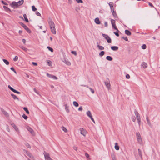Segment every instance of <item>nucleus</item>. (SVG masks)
Here are the masks:
<instances>
[{"label":"nucleus","instance_id":"obj_61","mask_svg":"<svg viewBox=\"0 0 160 160\" xmlns=\"http://www.w3.org/2000/svg\"><path fill=\"white\" fill-rule=\"evenodd\" d=\"M26 76L28 77V78H29V76L28 75V74H26Z\"/></svg>","mask_w":160,"mask_h":160},{"label":"nucleus","instance_id":"obj_45","mask_svg":"<svg viewBox=\"0 0 160 160\" xmlns=\"http://www.w3.org/2000/svg\"><path fill=\"white\" fill-rule=\"evenodd\" d=\"M146 46L145 44H143L142 46V49H146Z\"/></svg>","mask_w":160,"mask_h":160},{"label":"nucleus","instance_id":"obj_5","mask_svg":"<svg viewBox=\"0 0 160 160\" xmlns=\"http://www.w3.org/2000/svg\"><path fill=\"white\" fill-rule=\"evenodd\" d=\"M137 137L138 142L141 143L142 142V140L141 137L139 133H137Z\"/></svg>","mask_w":160,"mask_h":160},{"label":"nucleus","instance_id":"obj_47","mask_svg":"<svg viewBox=\"0 0 160 160\" xmlns=\"http://www.w3.org/2000/svg\"><path fill=\"white\" fill-rule=\"evenodd\" d=\"M15 73H16V72L15 71L14 68L13 67H12L10 68Z\"/></svg>","mask_w":160,"mask_h":160},{"label":"nucleus","instance_id":"obj_60","mask_svg":"<svg viewBox=\"0 0 160 160\" xmlns=\"http://www.w3.org/2000/svg\"><path fill=\"white\" fill-rule=\"evenodd\" d=\"M22 31L20 30L19 31V33L20 34H21L22 33Z\"/></svg>","mask_w":160,"mask_h":160},{"label":"nucleus","instance_id":"obj_33","mask_svg":"<svg viewBox=\"0 0 160 160\" xmlns=\"http://www.w3.org/2000/svg\"><path fill=\"white\" fill-rule=\"evenodd\" d=\"M73 105L76 107H78V104L77 102L76 101H74L73 102Z\"/></svg>","mask_w":160,"mask_h":160},{"label":"nucleus","instance_id":"obj_57","mask_svg":"<svg viewBox=\"0 0 160 160\" xmlns=\"http://www.w3.org/2000/svg\"><path fill=\"white\" fill-rule=\"evenodd\" d=\"M104 25L105 27H107L108 25L107 22H105Z\"/></svg>","mask_w":160,"mask_h":160},{"label":"nucleus","instance_id":"obj_56","mask_svg":"<svg viewBox=\"0 0 160 160\" xmlns=\"http://www.w3.org/2000/svg\"><path fill=\"white\" fill-rule=\"evenodd\" d=\"M122 38L125 39V40H128V38L127 37H125V38L124 37H122Z\"/></svg>","mask_w":160,"mask_h":160},{"label":"nucleus","instance_id":"obj_9","mask_svg":"<svg viewBox=\"0 0 160 160\" xmlns=\"http://www.w3.org/2000/svg\"><path fill=\"white\" fill-rule=\"evenodd\" d=\"M80 133L82 134L83 135L85 136L86 133V130H85L83 128H80Z\"/></svg>","mask_w":160,"mask_h":160},{"label":"nucleus","instance_id":"obj_14","mask_svg":"<svg viewBox=\"0 0 160 160\" xmlns=\"http://www.w3.org/2000/svg\"><path fill=\"white\" fill-rule=\"evenodd\" d=\"M108 4L110 7L111 11H112V10H114L113 8L114 5L113 2H111L108 3Z\"/></svg>","mask_w":160,"mask_h":160},{"label":"nucleus","instance_id":"obj_40","mask_svg":"<svg viewBox=\"0 0 160 160\" xmlns=\"http://www.w3.org/2000/svg\"><path fill=\"white\" fill-rule=\"evenodd\" d=\"M47 48L51 52H52L53 51V49L52 48H50V47L48 46V47Z\"/></svg>","mask_w":160,"mask_h":160},{"label":"nucleus","instance_id":"obj_13","mask_svg":"<svg viewBox=\"0 0 160 160\" xmlns=\"http://www.w3.org/2000/svg\"><path fill=\"white\" fill-rule=\"evenodd\" d=\"M53 34H55L56 33V30L55 28V27H53L50 28Z\"/></svg>","mask_w":160,"mask_h":160},{"label":"nucleus","instance_id":"obj_39","mask_svg":"<svg viewBox=\"0 0 160 160\" xmlns=\"http://www.w3.org/2000/svg\"><path fill=\"white\" fill-rule=\"evenodd\" d=\"M62 130L65 132H67V129L65 127H63L62 128Z\"/></svg>","mask_w":160,"mask_h":160},{"label":"nucleus","instance_id":"obj_48","mask_svg":"<svg viewBox=\"0 0 160 160\" xmlns=\"http://www.w3.org/2000/svg\"><path fill=\"white\" fill-rule=\"evenodd\" d=\"M126 78L127 79H129L130 78V76L128 74H127L126 76Z\"/></svg>","mask_w":160,"mask_h":160},{"label":"nucleus","instance_id":"obj_22","mask_svg":"<svg viewBox=\"0 0 160 160\" xmlns=\"http://www.w3.org/2000/svg\"><path fill=\"white\" fill-rule=\"evenodd\" d=\"M111 22L112 26H114L115 25V21L112 19H111Z\"/></svg>","mask_w":160,"mask_h":160},{"label":"nucleus","instance_id":"obj_55","mask_svg":"<svg viewBox=\"0 0 160 160\" xmlns=\"http://www.w3.org/2000/svg\"><path fill=\"white\" fill-rule=\"evenodd\" d=\"M82 107H80L79 108H78V110L79 111H82Z\"/></svg>","mask_w":160,"mask_h":160},{"label":"nucleus","instance_id":"obj_30","mask_svg":"<svg viewBox=\"0 0 160 160\" xmlns=\"http://www.w3.org/2000/svg\"><path fill=\"white\" fill-rule=\"evenodd\" d=\"M65 63L68 65H70L71 64L70 62L68 61L65 60Z\"/></svg>","mask_w":160,"mask_h":160},{"label":"nucleus","instance_id":"obj_7","mask_svg":"<svg viewBox=\"0 0 160 160\" xmlns=\"http://www.w3.org/2000/svg\"><path fill=\"white\" fill-rule=\"evenodd\" d=\"M24 152L26 155H28V157H29L31 158H33V156L29 152H28L26 150H24Z\"/></svg>","mask_w":160,"mask_h":160},{"label":"nucleus","instance_id":"obj_46","mask_svg":"<svg viewBox=\"0 0 160 160\" xmlns=\"http://www.w3.org/2000/svg\"><path fill=\"white\" fill-rule=\"evenodd\" d=\"M112 28H114V29L116 30L118 32H119V31L118 30V28H117L116 26V25H115L114 26H112Z\"/></svg>","mask_w":160,"mask_h":160},{"label":"nucleus","instance_id":"obj_2","mask_svg":"<svg viewBox=\"0 0 160 160\" xmlns=\"http://www.w3.org/2000/svg\"><path fill=\"white\" fill-rule=\"evenodd\" d=\"M17 2H13L11 4V6L14 8H19Z\"/></svg>","mask_w":160,"mask_h":160},{"label":"nucleus","instance_id":"obj_32","mask_svg":"<svg viewBox=\"0 0 160 160\" xmlns=\"http://www.w3.org/2000/svg\"><path fill=\"white\" fill-rule=\"evenodd\" d=\"M104 54H105V52H104V51H102L100 53H99V56H101H101H103Z\"/></svg>","mask_w":160,"mask_h":160},{"label":"nucleus","instance_id":"obj_26","mask_svg":"<svg viewBox=\"0 0 160 160\" xmlns=\"http://www.w3.org/2000/svg\"><path fill=\"white\" fill-rule=\"evenodd\" d=\"M3 61L6 64V65H9V62L6 59H3Z\"/></svg>","mask_w":160,"mask_h":160},{"label":"nucleus","instance_id":"obj_34","mask_svg":"<svg viewBox=\"0 0 160 160\" xmlns=\"http://www.w3.org/2000/svg\"><path fill=\"white\" fill-rule=\"evenodd\" d=\"M47 63L49 66H50L51 65L52 62L49 60H47Z\"/></svg>","mask_w":160,"mask_h":160},{"label":"nucleus","instance_id":"obj_43","mask_svg":"<svg viewBox=\"0 0 160 160\" xmlns=\"http://www.w3.org/2000/svg\"><path fill=\"white\" fill-rule=\"evenodd\" d=\"M71 53L72 54H74L75 56H76L77 55V52L76 51H72L71 52Z\"/></svg>","mask_w":160,"mask_h":160},{"label":"nucleus","instance_id":"obj_62","mask_svg":"<svg viewBox=\"0 0 160 160\" xmlns=\"http://www.w3.org/2000/svg\"><path fill=\"white\" fill-rule=\"evenodd\" d=\"M107 41L108 43H111V41Z\"/></svg>","mask_w":160,"mask_h":160},{"label":"nucleus","instance_id":"obj_63","mask_svg":"<svg viewBox=\"0 0 160 160\" xmlns=\"http://www.w3.org/2000/svg\"><path fill=\"white\" fill-rule=\"evenodd\" d=\"M132 121H133V122H135V118H133V119H132Z\"/></svg>","mask_w":160,"mask_h":160},{"label":"nucleus","instance_id":"obj_10","mask_svg":"<svg viewBox=\"0 0 160 160\" xmlns=\"http://www.w3.org/2000/svg\"><path fill=\"white\" fill-rule=\"evenodd\" d=\"M105 83L108 89H109L110 88L111 86L110 82L108 80V81H106L105 82Z\"/></svg>","mask_w":160,"mask_h":160},{"label":"nucleus","instance_id":"obj_36","mask_svg":"<svg viewBox=\"0 0 160 160\" xmlns=\"http://www.w3.org/2000/svg\"><path fill=\"white\" fill-rule=\"evenodd\" d=\"M32 10L33 11H35L37 10V8L35 7L34 6H32Z\"/></svg>","mask_w":160,"mask_h":160},{"label":"nucleus","instance_id":"obj_52","mask_svg":"<svg viewBox=\"0 0 160 160\" xmlns=\"http://www.w3.org/2000/svg\"><path fill=\"white\" fill-rule=\"evenodd\" d=\"M32 64L34 66H37V64L35 62H32Z\"/></svg>","mask_w":160,"mask_h":160},{"label":"nucleus","instance_id":"obj_17","mask_svg":"<svg viewBox=\"0 0 160 160\" xmlns=\"http://www.w3.org/2000/svg\"><path fill=\"white\" fill-rule=\"evenodd\" d=\"M23 3H24V0H21V1H19L17 2L19 7L20 6L22 5Z\"/></svg>","mask_w":160,"mask_h":160},{"label":"nucleus","instance_id":"obj_35","mask_svg":"<svg viewBox=\"0 0 160 160\" xmlns=\"http://www.w3.org/2000/svg\"><path fill=\"white\" fill-rule=\"evenodd\" d=\"M11 95L12 96V97L14 99H18V98L15 95L13 94H11Z\"/></svg>","mask_w":160,"mask_h":160},{"label":"nucleus","instance_id":"obj_49","mask_svg":"<svg viewBox=\"0 0 160 160\" xmlns=\"http://www.w3.org/2000/svg\"><path fill=\"white\" fill-rule=\"evenodd\" d=\"M89 88L92 93H94V91L93 89H92L91 88Z\"/></svg>","mask_w":160,"mask_h":160},{"label":"nucleus","instance_id":"obj_18","mask_svg":"<svg viewBox=\"0 0 160 160\" xmlns=\"http://www.w3.org/2000/svg\"><path fill=\"white\" fill-rule=\"evenodd\" d=\"M112 13V14L113 15V16L115 18H117V14L114 11V10H112V11H111Z\"/></svg>","mask_w":160,"mask_h":160},{"label":"nucleus","instance_id":"obj_24","mask_svg":"<svg viewBox=\"0 0 160 160\" xmlns=\"http://www.w3.org/2000/svg\"><path fill=\"white\" fill-rule=\"evenodd\" d=\"M3 8H4V9L6 11H9L10 12L11 11L10 9L8 8V7H7L6 6H3Z\"/></svg>","mask_w":160,"mask_h":160},{"label":"nucleus","instance_id":"obj_42","mask_svg":"<svg viewBox=\"0 0 160 160\" xmlns=\"http://www.w3.org/2000/svg\"><path fill=\"white\" fill-rule=\"evenodd\" d=\"M18 58L17 56H16L13 59V60L14 61H16L18 60Z\"/></svg>","mask_w":160,"mask_h":160},{"label":"nucleus","instance_id":"obj_15","mask_svg":"<svg viewBox=\"0 0 160 160\" xmlns=\"http://www.w3.org/2000/svg\"><path fill=\"white\" fill-rule=\"evenodd\" d=\"M102 36L106 40H111L110 38L107 35L105 34H103Z\"/></svg>","mask_w":160,"mask_h":160},{"label":"nucleus","instance_id":"obj_25","mask_svg":"<svg viewBox=\"0 0 160 160\" xmlns=\"http://www.w3.org/2000/svg\"><path fill=\"white\" fill-rule=\"evenodd\" d=\"M23 17L24 18L25 21L27 22H28V19L27 18V15L25 14H24L23 15Z\"/></svg>","mask_w":160,"mask_h":160},{"label":"nucleus","instance_id":"obj_53","mask_svg":"<svg viewBox=\"0 0 160 160\" xmlns=\"http://www.w3.org/2000/svg\"><path fill=\"white\" fill-rule=\"evenodd\" d=\"M85 155V156L87 158H88L89 157V155L87 153H86Z\"/></svg>","mask_w":160,"mask_h":160},{"label":"nucleus","instance_id":"obj_58","mask_svg":"<svg viewBox=\"0 0 160 160\" xmlns=\"http://www.w3.org/2000/svg\"><path fill=\"white\" fill-rule=\"evenodd\" d=\"M13 127L16 130H17V129H18L17 127L16 126H15V125H14Z\"/></svg>","mask_w":160,"mask_h":160},{"label":"nucleus","instance_id":"obj_19","mask_svg":"<svg viewBox=\"0 0 160 160\" xmlns=\"http://www.w3.org/2000/svg\"><path fill=\"white\" fill-rule=\"evenodd\" d=\"M115 148L117 150H119V147L118 145V143L117 142H116L115 143Z\"/></svg>","mask_w":160,"mask_h":160},{"label":"nucleus","instance_id":"obj_29","mask_svg":"<svg viewBox=\"0 0 160 160\" xmlns=\"http://www.w3.org/2000/svg\"><path fill=\"white\" fill-rule=\"evenodd\" d=\"M106 59L109 61H112V58L111 57L109 56H108L106 57Z\"/></svg>","mask_w":160,"mask_h":160},{"label":"nucleus","instance_id":"obj_6","mask_svg":"<svg viewBox=\"0 0 160 160\" xmlns=\"http://www.w3.org/2000/svg\"><path fill=\"white\" fill-rule=\"evenodd\" d=\"M87 115L95 123V121L93 118L91 113L90 111H88L87 113Z\"/></svg>","mask_w":160,"mask_h":160},{"label":"nucleus","instance_id":"obj_3","mask_svg":"<svg viewBox=\"0 0 160 160\" xmlns=\"http://www.w3.org/2000/svg\"><path fill=\"white\" fill-rule=\"evenodd\" d=\"M48 22L50 28L55 27L54 22L51 19H50L48 21Z\"/></svg>","mask_w":160,"mask_h":160},{"label":"nucleus","instance_id":"obj_31","mask_svg":"<svg viewBox=\"0 0 160 160\" xmlns=\"http://www.w3.org/2000/svg\"><path fill=\"white\" fill-rule=\"evenodd\" d=\"M20 48L22 50H24L26 52L27 50V49L25 48L24 47L21 46L20 47Z\"/></svg>","mask_w":160,"mask_h":160},{"label":"nucleus","instance_id":"obj_28","mask_svg":"<svg viewBox=\"0 0 160 160\" xmlns=\"http://www.w3.org/2000/svg\"><path fill=\"white\" fill-rule=\"evenodd\" d=\"M111 48V49L113 50H117L118 49V48L116 46L112 47Z\"/></svg>","mask_w":160,"mask_h":160},{"label":"nucleus","instance_id":"obj_59","mask_svg":"<svg viewBox=\"0 0 160 160\" xmlns=\"http://www.w3.org/2000/svg\"><path fill=\"white\" fill-rule=\"evenodd\" d=\"M74 149L76 151L77 150V148L76 147H75L74 148Z\"/></svg>","mask_w":160,"mask_h":160},{"label":"nucleus","instance_id":"obj_51","mask_svg":"<svg viewBox=\"0 0 160 160\" xmlns=\"http://www.w3.org/2000/svg\"><path fill=\"white\" fill-rule=\"evenodd\" d=\"M148 4L151 7H153L154 6H153V5L150 2H149V3H148Z\"/></svg>","mask_w":160,"mask_h":160},{"label":"nucleus","instance_id":"obj_50","mask_svg":"<svg viewBox=\"0 0 160 160\" xmlns=\"http://www.w3.org/2000/svg\"><path fill=\"white\" fill-rule=\"evenodd\" d=\"M36 14L38 16H40L41 15V14L40 13L38 12H36Z\"/></svg>","mask_w":160,"mask_h":160},{"label":"nucleus","instance_id":"obj_37","mask_svg":"<svg viewBox=\"0 0 160 160\" xmlns=\"http://www.w3.org/2000/svg\"><path fill=\"white\" fill-rule=\"evenodd\" d=\"M23 109L28 114H29V112L26 108L24 107L23 108Z\"/></svg>","mask_w":160,"mask_h":160},{"label":"nucleus","instance_id":"obj_38","mask_svg":"<svg viewBox=\"0 0 160 160\" xmlns=\"http://www.w3.org/2000/svg\"><path fill=\"white\" fill-rule=\"evenodd\" d=\"M76 1L78 3H83V2L82 0H76Z\"/></svg>","mask_w":160,"mask_h":160},{"label":"nucleus","instance_id":"obj_23","mask_svg":"<svg viewBox=\"0 0 160 160\" xmlns=\"http://www.w3.org/2000/svg\"><path fill=\"white\" fill-rule=\"evenodd\" d=\"M142 66L144 68H145L147 67V63L145 62H143L142 64Z\"/></svg>","mask_w":160,"mask_h":160},{"label":"nucleus","instance_id":"obj_27","mask_svg":"<svg viewBox=\"0 0 160 160\" xmlns=\"http://www.w3.org/2000/svg\"><path fill=\"white\" fill-rule=\"evenodd\" d=\"M97 46L99 49L100 50H103L104 49V47L102 46H101L99 45H98Z\"/></svg>","mask_w":160,"mask_h":160},{"label":"nucleus","instance_id":"obj_54","mask_svg":"<svg viewBox=\"0 0 160 160\" xmlns=\"http://www.w3.org/2000/svg\"><path fill=\"white\" fill-rule=\"evenodd\" d=\"M34 91L35 92H36V93H38V91L36 90V89H35V88H34Z\"/></svg>","mask_w":160,"mask_h":160},{"label":"nucleus","instance_id":"obj_64","mask_svg":"<svg viewBox=\"0 0 160 160\" xmlns=\"http://www.w3.org/2000/svg\"><path fill=\"white\" fill-rule=\"evenodd\" d=\"M152 39H156V38H155V37H152Z\"/></svg>","mask_w":160,"mask_h":160},{"label":"nucleus","instance_id":"obj_12","mask_svg":"<svg viewBox=\"0 0 160 160\" xmlns=\"http://www.w3.org/2000/svg\"><path fill=\"white\" fill-rule=\"evenodd\" d=\"M47 76L50 78H53V79H57V77L54 76V75H51V74H48V73H47Z\"/></svg>","mask_w":160,"mask_h":160},{"label":"nucleus","instance_id":"obj_11","mask_svg":"<svg viewBox=\"0 0 160 160\" xmlns=\"http://www.w3.org/2000/svg\"><path fill=\"white\" fill-rule=\"evenodd\" d=\"M28 130L32 134V135H34V132L33 130L31 128L28 127L27 128Z\"/></svg>","mask_w":160,"mask_h":160},{"label":"nucleus","instance_id":"obj_20","mask_svg":"<svg viewBox=\"0 0 160 160\" xmlns=\"http://www.w3.org/2000/svg\"><path fill=\"white\" fill-rule=\"evenodd\" d=\"M125 33L126 34L128 35H130L131 34V33L130 32V31L127 30H125Z\"/></svg>","mask_w":160,"mask_h":160},{"label":"nucleus","instance_id":"obj_4","mask_svg":"<svg viewBox=\"0 0 160 160\" xmlns=\"http://www.w3.org/2000/svg\"><path fill=\"white\" fill-rule=\"evenodd\" d=\"M44 155L46 160H52V159L50 158L49 154L45 152H44Z\"/></svg>","mask_w":160,"mask_h":160},{"label":"nucleus","instance_id":"obj_21","mask_svg":"<svg viewBox=\"0 0 160 160\" xmlns=\"http://www.w3.org/2000/svg\"><path fill=\"white\" fill-rule=\"evenodd\" d=\"M136 116H137V119L138 121V123L139 125H140V117L139 116V114H138V113H137Z\"/></svg>","mask_w":160,"mask_h":160},{"label":"nucleus","instance_id":"obj_44","mask_svg":"<svg viewBox=\"0 0 160 160\" xmlns=\"http://www.w3.org/2000/svg\"><path fill=\"white\" fill-rule=\"evenodd\" d=\"M118 31L117 32H114V33L117 36H118L119 35L118 33Z\"/></svg>","mask_w":160,"mask_h":160},{"label":"nucleus","instance_id":"obj_16","mask_svg":"<svg viewBox=\"0 0 160 160\" xmlns=\"http://www.w3.org/2000/svg\"><path fill=\"white\" fill-rule=\"evenodd\" d=\"M95 22L98 24H99L100 23V22L99 21V19L98 18H96L95 19Z\"/></svg>","mask_w":160,"mask_h":160},{"label":"nucleus","instance_id":"obj_1","mask_svg":"<svg viewBox=\"0 0 160 160\" xmlns=\"http://www.w3.org/2000/svg\"><path fill=\"white\" fill-rule=\"evenodd\" d=\"M19 23L20 25L23 27L29 33H30L31 31L30 29L27 27L25 25L24 23L22 22H20Z\"/></svg>","mask_w":160,"mask_h":160},{"label":"nucleus","instance_id":"obj_41","mask_svg":"<svg viewBox=\"0 0 160 160\" xmlns=\"http://www.w3.org/2000/svg\"><path fill=\"white\" fill-rule=\"evenodd\" d=\"M23 118L25 119H27L28 118V117L24 114H23L22 115Z\"/></svg>","mask_w":160,"mask_h":160},{"label":"nucleus","instance_id":"obj_8","mask_svg":"<svg viewBox=\"0 0 160 160\" xmlns=\"http://www.w3.org/2000/svg\"><path fill=\"white\" fill-rule=\"evenodd\" d=\"M8 88L12 91L13 92H14L18 94H20V92L17 91V90H15L13 88H12L10 85H8Z\"/></svg>","mask_w":160,"mask_h":160}]
</instances>
